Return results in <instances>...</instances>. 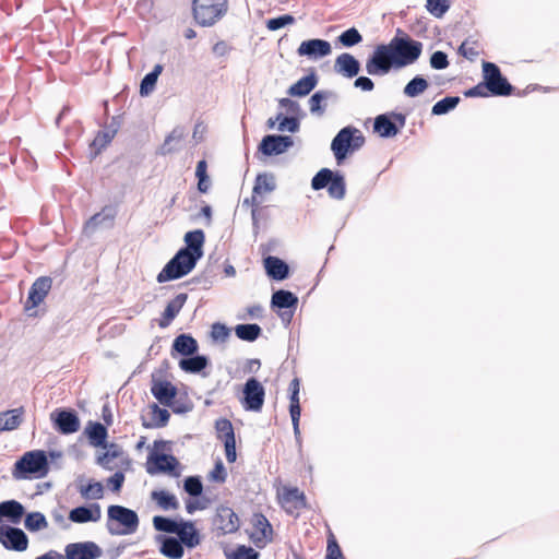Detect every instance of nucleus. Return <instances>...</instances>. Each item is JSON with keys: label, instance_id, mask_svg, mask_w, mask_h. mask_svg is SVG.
<instances>
[{"label": "nucleus", "instance_id": "obj_51", "mask_svg": "<svg viewBox=\"0 0 559 559\" xmlns=\"http://www.w3.org/2000/svg\"><path fill=\"white\" fill-rule=\"evenodd\" d=\"M283 500L285 502H294L296 509L307 508V498L304 491L298 487H285L283 491Z\"/></svg>", "mask_w": 559, "mask_h": 559}, {"label": "nucleus", "instance_id": "obj_40", "mask_svg": "<svg viewBox=\"0 0 559 559\" xmlns=\"http://www.w3.org/2000/svg\"><path fill=\"white\" fill-rule=\"evenodd\" d=\"M276 189L275 176L272 173H260L254 179L252 189V203L255 204V195L273 192Z\"/></svg>", "mask_w": 559, "mask_h": 559}, {"label": "nucleus", "instance_id": "obj_30", "mask_svg": "<svg viewBox=\"0 0 559 559\" xmlns=\"http://www.w3.org/2000/svg\"><path fill=\"white\" fill-rule=\"evenodd\" d=\"M155 540L163 556L169 559H181L183 557L185 548L177 536L158 534Z\"/></svg>", "mask_w": 559, "mask_h": 559}, {"label": "nucleus", "instance_id": "obj_43", "mask_svg": "<svg viewBox=\"0 0 559 559\" xmlns=\"http://www.w3.org/2000/svg\"><path fill=\"white\" fill-rule=\"evenodd\" d=\"M235 335L245 342L252 343L262 335V328L258 323H239L234 328Z\"/></svg>", "mask_w": 559, "mask_h": 559}, {"label": "nucleus", "instance_id": "obj_2", "mask_svg": "<svg viewBox=\"0 0 559 559\" xmlns=\"http://www.w3.org/2000/svg\"><path fill=\"white\" fill-rule=\"evenodd\" d=\"M49 473L47 451L31 450L19 457L12 468V476L16 480L39 479Z\"/></svg>", "mask_w": 559, "mask_h": 559}, {"label": "nucleus", "instance_id": "obj_12", "mask_svg": "<svg viewBox=\"0 0 559 559\" xmlns=\"http://www.w3.org/2000/svg\"><path fill=\"white\" fill-rule=\"evenodd\" d=\"M406 115L397 111L380 114L374 118L373 132L382 139L394 138L405 127Z\"/></svg>", "mask_w": 559, "mask_h": 559}, {"label": "nucleus", "instance_id": "obj_24", "mask_svg": "<svg viewBox=\"0 0 559 559\" xmlns=\"http://www.w3.org/2000/svg\"><path fill=\"white\" fill-rule=\"evenodd\" d=\"M252 525L259 533L251 534L250 538L257 547H263L265 544L273 540V526L263 513H254L252 516Z\"/></svg>", "mask_w": 559, "mask_h": 559}, {"label": "nucleus", "instance_id": "obj_1", "mask_svg": "<svg viewBox=\"0 0 559 559\" xmlns=\"http://www.w3.org/2000/svg\"><path fill=\"white\" fill-rule=\"evenodd\" d=\"M170 441L155 440L146 457L145 468L150 475L167 474L171 477L181 475V464L171 453H164L169 449Z\"/></svg>", "mask_w": 559, "mask_h": 559}, {"label": "nucleus", "instance_id": "obj_4", "mask_svg": "<svg viewBox=\"0 0 559 559\" xmlns=\"http://www.w3.org/2000/svg\"><path fill=\"white\" fill-rule=\"evenodd\" d=\"M139 525L140 519L134 510L120 504L107 508L106 528L111 536L134 534Z\"/></svg>", "mask_w": 559, "mask_h": 559}, {"label": "nucleus", "instance_id": "obj_37", "mask_svg": "<svg viewBox=\"0 0 559 559\" xmlns=\"http://www.w3.org/2000/svg\"><path fill=\"white\" fill-rule=\"evenodd\" d=\"M151 420H147L144 416H141L142 426L145 429H156L166 427L170 419V413L167 408L160 407L157 403L150 404Z\"/></svg>", "mask_w": 559, "mask_h": 559}, {"label": "nucleus", "instance_id": "obj_60", "mask_svg": "<svg viewBox=\"0 0 559 559\" xmlns=\"http://www.w3.org/2000/svg\"><path fill=\"white\" fill-rule=\"evenodd\" d=\"M429 64L433 70H444L449 67V58L447 52L442 50H436L429 58Z\"/></svg>", "mask_w": 559, "mask_h": 559}, {"label": "nucleus", "instance_id": "obj_49", "mask_svg": "<svg viewBox=\"0 0 559 559\" xmlns=\"http://www.w3.org/2000/svg\"><path fill=\"white\" fill-rule=\"evenodd\" d=\"M362 39L360 32L355 26H352L337 36V44L345 48H352L359 45Z\"/></svg>", "mask_w": 559, "mask_h": 559}, {"label": "nucleus", "instance_id": "obj_9", "mask_svg": "<svg viewBox=\"0 0 559 559\" xmlns=\"http://www.w3.org/2000/svg\"><path fill=\"white\" fill-rule=\"evenodd\" d=\"M483 79L488 86L492 97L510 96L514 93L515 87L502 74L500 68L490 61H483Z\"/></svg>", "mask_w": 559, "mask_h": 559}, {"label": "nucleus", "instance_id": "obj_41", "mask_svg": "<svg viewBox=\"0 0 559 559\" xmlns=\"http://www.w3.org/2000/svg\"><path fill=\"white\" fill-rule=\"evenodd\" d=\"M182 521V518H169L165 515H154L152 520L155 531L164 533V535H176L179 530V523Z\"/></svg>", "mask_w": 559, "mask_h": 559}, {"label": "nucleus", "instance_id": "obj_13", "mask_svg": "<svg viewBox=\"0 0 559 559\" xmlns=\"http://www.w3.org/2000/svg\"><path fill=\"white\" fill-rule=\"evenodd\" d=\"M265 399L263 384L254 377L247 379L242 386L240 403L247 412H261Z\"/></svg>", "mask_w": 559, "mask_h": 559}, {"label": "nucleus", "instance_id": "obj_26", "mask_svg": "<svg viewBox=\"0 0 559 559\" xmlns=\"http://www.w3.org/2000/svg\"><path fill=\"white\" fill-rule=\"evenodd\" d=\"M319 76L314 68H310L309 72L292 84L287 94L290 97H306L309 95L318 85Z\"/></svg>", "mask_w": 559, "mask_h": 559}, {"label": "nucleus", "instance_id": "obj_14", "mask_svg": "<svg viewBox=\"0 0 559 559\" xmlns=\"http://www.w3.org/2000/svg\"><path fill=\"white\" fill-rule=\"evenodd\" d=\"M294 145L292 135L266 134L258 145V153L265 157L278 156L286 153Z\"/></svg>", "mask_w": 559, "mask_h": 559}, {"label": "nucleus", "instance_id": "obj_22", "mask_svg": "<svg viewBox=\"0 0 559 559\" xmlns=\"http://www.w3.org/2000/svg\"><path fill=\"white\" fill-rule=\"evenodd\" d=\"M151 393L159 404L166 406L171 404L178 395V388L169 380H162L152 374Z\"/></svg>", "mask_w": 559, "mask_h": 559}, {"label": "nucleus", "instance_id": "obj_21", "mask_svg": "<svg viewBox=\"0 0 559 559\" xmlns=\"http://www.w3.org/2000/svg\"><path fill=\"white\" fill-rule=\"evenodd\" d=\"M118 214L116 205H105L99 212L95 213L88 218L84 225V231L86 234H93L98 227L111 228L115 223V218Z\"/></svg>", "mask_w": 559, "mask_h": 559}, {"label": "nucleus", "instance_id": "obj_61", "mask_svg": "<svg viewBox=\"0 0 559 559\" xmlns=\"http://www.w3.org/2000/svg\"><path fill=\"white\" fill-rule=\"evenodd\" d=\"M227 472L226 467L221 459H217L214 463L213 469L209 474V479L213 483L223 484L226 481Z\"/></svg>", "mask_w": 559, "mask_h": 559}, {"label": "nucleus", "instance_id": "obj_55", "mask_svg": "<svg viewBox=\"0 0 559 559\" xmlns=\"http://www.w3.org/2000/svg\"><path fill=\"white\" fill-rule=\"evenodd\" d=\"M289 391V413H301L299 392H300V380L294 378L288 386Z\"/></svg>", "mask_w": 559, "mask_h": 559}, {"label": "nucleus", "instance_id": "obj_38", "mask_svg": "<svg viewBox=\"0 0 559 559\" xmlns=\"http://www.w3.org/2000/svg\"><path fill=\"white\" fill-rule=\"evenodd\" d=\"M24 414L23 406L0 412V432L17 429L23 423Z\"/></svg>", "mask_w": 559, "mask_h": 559}, {"label": "nucleus", "instance_id": "obj_23", "mask_svg": "<svg viewBox=\"0 0 559 559\" xmlns=\"http://www.w3.org/2000/svg\"><path fill=\"white\" fill-rule=\"evenodd\" d=\"M102 518L100 504L97 502L85 503L70 510L68 519L78 524L98 522Z\"/></svg>", "mask_w": 559, "mask_h": 559}, {"label": "nucleus", "instance_id": "obj_6", "mask_svg": "<svg viewBox=\"0 0 559 559\" xmlns=\"http://www.w3.org/2000/svg\"><path fill=\"white\" fill-rule=\"evenodd\" d=\"M200 260L180 249L169 259L156 276L159 284L180 280L190 274Z\"/></svg>", "mask_w": 559, "mask_h": 559}, {"label": "nucleus", "instance_id": "obj_63", "mask_svg": "<svg viewBox=\"0 0 559 559\" xmlns=\"http://www.w3.org/2000/svg\"><path fill=\"white\" fill-rule=\"evenodd\" d=\"M157 80L156 76L146 73L140 82V95L142 97L148 96L155 90Z\"/></svg>", "mask_w": 559, "mask_h": 559}, {"label": "nucleus", "instance_id": "obj_46", "mask_svg": "<svg viewBox=\"0 0 559 559\" xmlns=\"http://www.w3.org/2000/svg\"><path fill=\"white\" fill-rule=\"evenodd\" d=\"M24 527L31 532L36 533L48 527V521L44 513L39 511L25 512Z\"/></svg>", "mask_w": 559, "mask_h": 559}, {"label": "nucleus", "instance_id": "obj_18", "mask_svg": "<svg viewBox=\"0 0 559 559\" xmlns=\"http://www.w3.org/2000/svg\"><path fill=\"white\" fill-rule=\"evenodd\" d=\"M52 286V278L50 276H40L31 285L24 304V310L28 316H33L29 311L38 307L48 295Z\"/></svg>", "mask_w": 559, "mask_h": 559}, {"label": "nucleus", "instance_id": "obj_33", "mask_svg": "<svg viewBox=\"0 0 559 559\" xmlns=\"http://www.w3.org/2000/svg\"><path fill=\"white\" fill-rule=\"evenodd\" d=\"M187 299L188 295L186 293H180L176 295L174 299L168 301L158 320V326L162 329L169 326L175 318L179 314Z\"/></svg>", "mask_w": 559, "mask_h": 559}, {"label": "nucleus", "instance_id": "obj_64", "mask_svg": "<svg viewBox=\"0 0 559 559\" xmlns=\"http://www.w3.org/2000/svg\"><path fill=\"white\" fill-rule=\"evenodd\" d=\"M124 479V473L122 471H117L107 478V487L112 492H119L122 489Z\"/></svg>", "mask_w": 559, "mask_h": 559}, {"label": "nucleus", "instance_id": "obj_50", "mask_svg": "<svg viewBox=\"0 0 559 559\" xmlns=\"http://www.w3.org/2000/svg\"><path fill=\"white\" fill-rule=\"evenodd\" d=\"M215 429L217 438L222 440L223 443L236 440L234 426L229 419L218 418L215 421Z\"/></svg>", "mask_w": 559, "mask_h": 559}, {"label": "nucleus", "instance_id": "obj_11", "mask_svg": "<svg viewBox=\"0 0 559 559\" xmlns=\"http://www.w3.org/2000/svg\"><path fill=\"white\" fill-rule=\"evenodd\" d=\"M52 428L60 435L69 436L78 432L81 420L78 412L71 407H57L49 415Z\"/></svg>", "mask_w": 559, "mask_h": 559}, {"label": "nucleus", "instance_id": "obj_8", "mask_svg": "<svg viewBox=\"0 0 559 559\" xmlns=\"http://www.w3.org/2000/svg\"><path fill=\"white\" fill-rule=\"evenodd\" d=\"M311 188L314 191L322 189L328 190L331 199L343 200L346 195V180L345 176L340 170H332L330 168H321L311 179Z\"/></svg>", "mask_w": 559, "mask_h": 559}, {"label": "nucleus", "instance_id": "obj_57", "mask_svg": "<svg viewBox=\"0 0 559 559\" xmlns=\"http://www.w3.org/2000/svg\"><path fill=\"white\" fill-rule=\"evenodd\" d=\"M300 129V116H286L283 114L281 122L277 124L280 132L296 133Z\"/></svg>", "mask_w": 559, "mask_h": 559}, {"label": "nucleus", "instance_id": "obj_29", "mask_svg": "<svg viewBox=\"0 0 559 559\" xmlns=\"http://www.w3.org/2000/svg\"><path fill=\"white\" fill-rule=\"evenodd\" d=\"M361 70L359 60L349 52L338 55L334 62V71L346 79L356 78Z\"/></svg>", "mask_w": 559, "mask_h": 559}, {"label": "nucleus", "instance_id": "obj_25", "mask_svg": "<svg viewBox=\"0 0 559 559\" xmlns=\"http://www.w3.org/2000/svg\"><path fill=\"white\" fill-rule=\"evenodd\" d=\"M183 548L194 549L201 544L202 536L194 521L185 520L179 523V530L176 534Z\"/></svg>", "mask_w": 559, "mask_h": 559}, {"label": "nucleus", "instance_id": "obj_16", "mask_svg": "<svg viewBox=\"0 0 559 559\" xmlns=\"http://www.w3.org/2000/svg\"><path fill=\"white\" fill-rule=\"evenodd\" d=\"M28 536L26 533L13 525H0V544L11 551L22 552L28 547Z\"/></svg>", "mask_w": 559, "mask_h": 559}, {"label": "nucleus", "instance_id": "obj_5", "mask_svg": "<svg viewBox=\"0 0 559 559\" xmlns=\"http://www.w3.org/2000/svg\"><path fill=\"white\" fill-rule=\"evenodd\" d=\"M365 142V136L358 128L354 126L342 128L331 142V151L336 164L343 165L349 155L364 146Z\"/></svg>", "mask_w": 559, "mask_h": 559}, {"label": "nucleus", "instance_id": "obj_27", "mask_svg": "<svg viewBox=\"0 0 559 559\" xmlns=\"http://www.w3.org/2000/svg\"><path fill=\"white\" fill-rule=\"evenodd\" d=\"M263 266L269 278L276 282H282L289 277V264L275 255H266L263 258Z\"/></svg>", "mask_w": 559, "mask_h": 559}, {"label": "nucleus", "instance_id": "obj_48", "mask_svg": "<svg viewBox=\"0 0 559 559\" xmlns=\"http://www.w3.org/2000/svg\"><path fill=\"white\" fill-rule=\"evenodd\" d=\"M460 96H445L438 100L431 108L432 116H443L452 111L460 104Z\"/></svg>", "mask_w": 559, "mask_h": 559}, {"label": "nucleus", "instance_id": "obj_17", "mask_svg": "<svg viewBox=\"0 0 559 559\" xmlns=\"http://www.w3.org/2000/svg\"><path fill=\"white\" fill-rule=\"evenodd\" d=\"M123 121L122 115L112 116L110 122L105 126L104 130L97 132L91 142V158H95L103 148H105L115 138Z\"/></svg>", "mask_w": 559, "mask_h": 559}, {"label": "nucleus", "instance_id": "obj_31", "mask_svg": "<svg viewBox=\"0 0 559 559\" xmlns=\"http://www.w3.org/2000/svg\"><path fill=\"white\" fill-rule=\"evenodd\" d=\"M197 352H199V343L190 333H181L174 338L170 350L173 357L180 355L185 358Z\"/></svg>", "mask_w": 559, "mask_h": 559}, {"label": "nucleus", "instance_id": "obj_47", "mask_svg": "<svg viewBox=\"0 0 559 559\" xmlns=\"http://www.w3.org/2000/svg\"><path fill=\"white\" fill-rule=\"evenodd\" d=\"M105 449L106 452L96 457V463L106 469H110V461L120 457L123 454V450L119 444L108 441Z\"/></svg>", "mask_w": 559, "mask_h": 559}, {"label": "nucleus", "instance_id": "obj_54", "mask_svg": "<svg viewBox=\"0 0 559 559\" xmlns=\"http://www.w3.org/2000/svg\"><path fill=\"white\" fill-rule=\"evenodd\" d=\"M183 490L190 496L194 498H199L203 496V483L202 478L199 475L187 476L183 479Z\"/></svg>", "mask_w": 559, "mask_h": 559}, {"label": "nucleus", "instance_id": "obj_56", "mask_svg": "<svg viewBox=\"0 0 559 559\" xmlns=\"http://www.w3.org/2000/svg\"><path fill=\"white\" fill-rule=\"evenodd\" d=\"M427 11L435 17L441 19L450 9L449 0H426Z\"/></svg>", "mask_w": 559, "mask_h": 559}, {"label": "nucleus", "instance_id": "obj_53", "mask_svg": "<svg viewBox=\"0 0 559 559\" xmlns=\"http://www.w3.org/2000/svg\"><path fill=\"white\" fill-rule=\"evenodd\" d=\"M226 559H259L260 554L247 545H238L235 549L224 551Z\"/></svg>", "mask_w": 559, "mask_h": 559}, {"label": "nucleus", "instance_id": "obj_45", "mask_svg": "<svg viewBox=\"0 0 559 559\" xmlns=\"http://www.w3.org/2000/svg\"><path fill=\"white\" fill-rule=\"evenodd\" d=\"M78 490L85 500H99L104 497V485L93 478L88 479L85 485H81Z\"/></svg>", "mask_w": 559, "mask_h": 559}, {"label": "nucleus", "instance_id": "obj_10", "mask_svg": "<svg viewBox=\"0 0 559 559\" xmlns=\"http://www.w3.org/2000/svg\"><path fill=\"white\" fill-rule=\"evenodd\" d=\"M395 70L393 56L388 44H379L366 60V72L373 76H383Z\"/></svg>", "mask_w": 559, "mask_h": 559}, {"label": "nucleus", "instance_id": "obj_59", "mask_svg": "<svg viewBox=\"0 0 559 559\" xmlns=\"http://www.w3.org/2000/svg\"><path fill=\"white\" fill-rule=\"evenodd\" d=\"M325 559H346L333 533L328 536Z\"/></svg>", "mask_w": 559, "mask_h": 559}, {"label": "nucleus", "instance_id": "obj_28", "mask_svg": "<svg viewBox=\"0 0 559 559\" xmlns=\"http://www.w3.org/2000/svg\"><path fill=\"white\" fill-rule=\"evenodd\" d=\"M183 243L185 245L179 248L180 250H186L189 254L201 260L204 255L205 233L200 228L189 230L183 236Z\"/></svg>", "mask_w": 559, "mask_h": 559}, {"label": "nucleus", "instance_id": "obj_19", "mask_svg": "<svg viewBox=\"0 0 559 559\" xmlns=\"http://www.w3.org/2000/svg\"><path fill=\"white\" fill-rule=\"evenodd\" d=\"M103 549L92 540L70 543L64 548V559H98Z\"/></svg>", "mask_w": 559, "mask_h": 559}, {"label": "nucleus", "instance_id": "obj_44", "mask_svg": "<svg viewBox=\"0 0 559 559\" xmlns=\"http://www.w3.org/2000/svg\"><path fill=\"white\" fill-rule=\"evenodd\" d=\"M428 80L424 75L417 74L404 86L403 94L406 97L415 98L421 95L428 88Z\"/></svg>", "mask_w": 559, "mask_h": 559}, {"label": "nucleus", "instance_id": "obj_32", "mask_svg": "<svg viewBox=\"0 0 559 559\" xmlns=\"http://www.w3.org/2000/svg\"><path fill=\"white\" fill-rule=\"evenodd\" d=\"M83 435L88 440L90 445L94 448H106L108 439V428L99 421L88 420Z\"/></svg>", "mask_w": 559, "mask_h": 559}, {"label": "nucleus", "instance_id": "obj_62", "mask_svg": "<svg viewBox=\"0 0 559 559\" xmlns=\"http://www.w3.org/2000/svg\"><path fill=\"white\" fill-rule=\"evenodd\" d=\"M465 97H492L489 93L488 86L486 85L485 81L483 80L478 84L472 86L471 88H467L463 92Z\"/></svg>", "mask_w": 559, "mask_h": 559}, {"label": "nucleus", "instance_id": "obj_34", "mask_svg": "<svg viewBox=\"0 0 559 559\" xmlns=\"http://www.w3.org/2000/svg\"><path fill=\"white\" fill-rule=\"evenodd\" d=\"M210 358L206 355L199 354V352H197V354H192L191 356L180 358L178 362L179 368L182 371L191 374L203 376H206V373H204L203 371L210 366Z\"/></svg>", "mask_w": 559, "mask_h": 559}, {"label": "nucleus", "instance_id": "obj_3", "mask_svg": "<svg viewBox=\"0 0 559 559\" xmlns=\"http://www.w3.org/2000/svg\"><path fill=\"white\" fill-rule=\"evenodd\" d=\"M388 45L393 56L395 70L415 63L419 59L424 47L421 41L413 39L401 28L396 29L394 37Z\"/></svg>", "mask_w": 559, "mask_h": 559}, {"label": "nucleus", "instance_id": "obj_42", "mask_svg": "<svg viewBox=\"0 0 559 559\" xmlns=\"http://www.w3.org/2000/svg\"><path fill=\"white\" fill-rule=\"evenodd\" d=\"M151 498L164 511L177 510L179 508L177 497L166 489L153 490Z\"/></svg>", "mask_w": 559, "mask_h": 559}, {"label": "nucleus", "instance_id": "obj_35", "mask_svg": "<svg viewBox=\"0 0 559 559\" xmlns=\"http://www.w3.org/2000/svg\"><path fill=\"white\" fill-rule=\"evenodd\" d=\"M298 301L299 299L296 294L281 288L272 294L271 308L275 311L296 310Z\"/></svg>", "mask_w": 559, "mask_h": 559}, {"label": "nucleus", "instance_id": "obj_36", "mask_svg": "<svg viewBox=\"0 0 559 559\" xmlns=\"http://www.w3.org/2000/svg\"><path fill=\"white\" fill-rule=\"evenodd\" d=\"M25 514L24 506L14 499L0 502V523L3 519L16 525Z\"/></svg>", "mask_w": 559, "mask_h": 559}, {"label": "nucleus", "instance_id": "obj_52", "mask_svg": "<svg viewBox=\"0 0 559 559\" xmlns=\"http://www.w3.org/2000/svg\"><path fill=\"white\" fill-rule=\"evenodd\" d=\"M231 334V329L223 322H214L211 325L210 338L214 344H223L228 341Z\"/></svg>", "mask_w": 559, "mask_h": 559}, {"label": "nucleus", "instance_id": "obj_39", "mask_svg": "<svg viewBox=\"0 0 559 559\" xmlns=\"http://www.w3.org/2000/svg\"><path fill=\"white\" fill-rule=\"evenodd\" d=\"M329 99H337V94L330 90L316 91L308 100L310 112L322 116L326 110V102Z\"/></svg>", "mask_w": 559, "mask_h": 559}, {"label": "nucleus", "instance_id": "obj_7", "mask_svg": "<svg viewBox=\"0 0 559 559\" xmlns=\"http://www.w3.org/2000/svg\"><path fill=\"white\" fill-rule=\"evenodd\" d=\"M192 16L202 27H211L228 11V0H192Z\"/></svg>", "mask_w": 559, "mask_h": 559}, {"label": "nucleus", "instance_id": "obj_20", "mask_svg": "<svg viewBox=\"0 0 559 559\" xmlns=\"http://www.w3.org/2000/svg\"><path fill=\"white\" fill-rule=\"evenodd\" d=\"M296 52L299 57H307L311 60H319L332 52V46L326 39L311 38L302 40Z\"/></svg>", "mask_w": 559, "mask_h": 559}, {"label": "nucleus", "instance_id": "obj_15", "mask_svg": "<svg viewBox=\"0 0 559 559\" xmlns=\"http://www.w3.org/2000/svg\"><path fill=\"white\" fill-rule=\"evenodd\" d=\"M212 523L217 531V536L234 534L240 527L238 514L227 506H218L216 508Z\"/></svg>", "mask_w": 559, "mask_h": 559}, {"label": "nucleus", "instance_id": "obj_58", "mask_svg": "<svg viewBox=\"0 0 559 559\" xmlns=\"http://www.w3.org/2000/svg\"><path fill=\"white\" fill-rule=\"evenodd\" d=\"M295 16L292 14H283L278 15L276 17L269 19L266 21V28L269 31L275 32L278 31L287 25H292L295 23Z\"/></svg>", "mask_w": 559, "mask_h": 559}]
</instances>
